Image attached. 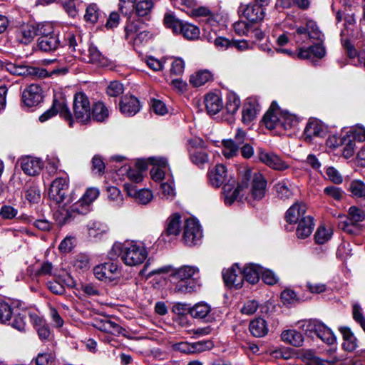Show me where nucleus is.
Returning a JSON list of instances; mask_svg holds the SVG:
<instances>
[{"label":"nucleus","mask_w":365,"mask_h":365,"mask_svg":"<svg viewBox=\"0 0 365 365\" xmlns=\"http://www.w3.org/2000/svg\"><path fill=\"white\" fill-rule=\"evenodd\" d=\"M238 13L251 22H258L264 18V9L256 4H241Z\"/></svg>","instance_id":"obj_14"},{"label":"nucleus","mask_w":365,"mask_h":365,"mask_svg":"<svg viewBox=\"0 0 365 365\" xmlns=\"http://www.w3.org/2000/svg\"><path fill=\"white\" fill-rule=\"evenodd\" d=\"M211 346V343L209 341L205 343L198 341L192 344L187 341H182L172 345V348L174 351H180L187 354L201 352L205 350V349H210Z\"/></svg>","instance_id":"obj_19"},{"label":"nucleus","mask_w":365,"mask_h":365,"mask_svg":"<svg viewBox=\"0 0 365 365\" xmlns=\"http://www.w3.org/2000/svg\"><path fill=\"white\" fill-rule=\"evenodd\" d=\"M294 42L301 45L312 43L309 46L312 57L322 58L325 56V48L322 45L324 34L319 29L317 23L312 20L307 21L305 26L296 27V31L292 34Z\"/></svg>","instance_id":"obj_3"},{"label":"nucleus","mask_w":365,"mask_h":365,"mask_svg":"<svg viewBox=\"0 0 365 365\" xmlns=\"http://www.w3.org/2000/svg\"><path fill=\"white\" fill-rule=\"evenodd\" d=\"M88 234L90 237H97L107 231L106 225L97 221H90L87 225Z\"/></svg>","instance_id":"obj_50"},{"label":"nucleus","mask_w":365,"mask_h":365,"mask_svg":"<svg viewBox=\"0 0 365 365\" xmlns=\"http://www.w3.org/2000/svg\"><path fill=\"white\" fill-rule=\"evenodd\" d=\"M21 168L24 173L30 176L38 175L43 168V163L38 158L31 156H24L20 160Z\"/></svg>","instance_id":"obj_18"},{"label":"nucleus","mask_w":365,"mask_h":365,"mask_svg":"<svg viewBox=\"0 0 365 365\" xmlns=\"http://www.w3.org/2000/svg\"><path fill=\"white\" fill-rule=\"evenodd\" d=\"M261 272H262V267L255 264H249L242 270L243 280L246 279L249 283L255 284L259 281Z\"/></svg>","instance_id":"obj_30"},{"label":"nucleus","mask_w":365,"mask_h":365,"mask_svg":"<svg viewBox=\"0 0 365 365\" xmlns=\"http://www.w3.org/2000/svg\"><path fill=\"white\" fill-rule=\"evenodd\" d=\"M301 327L306 334L310 337L317 336L329 344L335 341V337L331 330L317 319L306 320L303 322Z\"/></svg>","instance_id":"obj_7"},{"label":"nucleus","mask_w":365,"mask_h":365,"mask_svg":"<svg viewBox=\"0 0 365 365\" xmlns=\"http://www.w3.org/2000/svg\"><path fill=\"white\" fill-rule=\"evenodd\" d=\"M333 234L332 229L330 227H326L324 225H321L317 228L315 235L314 240L317 244L323 245L329 241Z\"/></svg>","instance_id":"obj_43"},{"label":"nucleus","mask_w":365,"mask_h":365,"mask_svg":"<svg viewBox=\"0 0 365 365\" xmlns=\"http://www.w3.org/2000/svg\"><path fill=\"white\" fill-rule=\"evenodd\" d=\"M240 103V98L235 93H230L227 97L225 110L230 114H235L237 111Z\"/></svg>","instance_id":"obj_54"},{"label":"nucleus","mask_w":365,"mask_h":365,"mask_svg":"<svg viewBox=\"0 0 365 365\" xmlns=\"http://www.w3.org/2000/svg\"><path fill=\"white\" fill-rule=\"evenodd\" d=\"M54 218L56 222L60 226H62L70 222L71 220L74 219V217L70 208L67 209L64 206H62L60 207L59 209L55 212Z\"/></svg>","instance_id":"obj_47"},{"label":"nucleus","mask_w":365,"mask_h":365,"mask_svg":"<svg viewBox=\"0 0 365 365\" xmlns=\"http://www.w3.org/2000/svg\"><path fill=\"white\" fill-rule=\"evenodd\" d=\"M134 4L135 11L139 16H146L153 7V2L151 0H142Z\"/></svg>","instance_id":"obj_52"},{"label":"nucleus","mask_w":365,"mask_h":365,"mask_svg":"<svg viewBox=\"0 0 365 365\" xmlns=\"http://www.w3.org/2000/svg\"><path fill=\"white\" fill-rule=\"evenodd\" d=\"M348 214L349 218H346L344 216L341 215H339V217L345 218L346 220L351 222L352 224H357L358 222L363 221L365 218L364 212L355 206L349 207Z\"/></svg>","instance_id":"obj_51"},{"label":"nucleus","mask_w":365,"mask_h":365,"mask_svg":"<svg viewBox=\"0 0 365 365\" xmlns=\"http://www.w3.org/2000/svg\"><path fill=\"white\" fill-rule=\"evenodd\" d=\"M210 307L205 303H197L189 309L190 315L196 319H204L210 312Z\"/></svg>","instance_id":"obj_46"},{"label":"nucleus","mask_w":365,"mask_h":365,"mask_svg":"<svg viewBox=\"0 0 365 365\" xmlns=\"http://www.w3.org/2000/svg\"><path fill=\"white\" fill-rule=\"evenodd\" d=\"M297 224L298 225L296 230V235L298 238L305 239L312 234L314 229V222L311 216L303 217Z\"/></svg>","instance_id":"obj_32"},{"label":"nucleus","mask_w":365,"mask_h":365,"mask_svg":"<svg viewBox=\"0 0 365 365\" xmlns=\"http://www.w3.org/2000/svg\"><path fill=\"white\" fill-rule=\"evenodd\" d=\"M93 274L99 280L113 282L120 277V269L117 264L107 262L96 266Z\"/></svg>","instance_id":"obj_9"},{"label":"nucleus","mask_w":365,"mask_h":365,"mask_svg":"<svg viewBox=\"0 0 365 365\" xmlns=\"http://www.w3.org/2000/svg\"><path fill=\"white\" fill-rule=\"evenodd\" d=\"M202 237V233L198 222L195 219H187L184 227V242L189 246L195 245Z\"/></svg>","instance_id":"obj_11"},{"label":"nucleus","mask_w":365,"mask_h":365,"mask_svg":"<svg viewBox=\"0 0 365 365\" xmlns=\"http://www.w3.org/2000/svg\"><path fill=\"white\" fill-rule=\"evenodd\" d=\"M97 327L102 331L115 335L121 334L123 331L118 324L107 319L98 322Z\"/></svg>","instance_id":"obj_45"},{"label":"nucleus","mask_w":365,"mask_h":365,"mask_svg":"<svg viewBox=\"0 0 365 365\" xmlns=\"http://www.w3.org/2000/svg\"><path fill=\"white\" fill-rule=\"evenodd\" d=\"M105 14L101 12L96 4H89L86 9L84 19L86 21L91 24H96L101 20H103Z\"/></svg>","instance_id":"obj_38"},{"label":"nucleus","mask_w":365,"mask_h":365,"mask_svg":"<svg viewBox=\"0 0 365 365\" xmlns=\"http://www.w3.org/2000/svg\"><path fill=\"white\" fill-rule=\"evenodd\" d=\"M124 188L129 196L140 204L147 205L153 198V192L149 189L137 190L135 185L129 183L124 184Z\"/></svg>","instance_id":"obj_17"},{"label":"nucleus","mask_w":365,"mask_h":365,"mask_svg":"<svg viewBox=\"0 0 365 365\" xmlns=\"http://www.w3.org/2000/svg\"><path fill=\"white\" fill-rule=\"evenodd\" d=\"M12 315L11 306L4 300L0 299V322L5 323L9 321Z\"/></svg>","instance_id":"obj_61"},{"label":"nucleus","mask_w":365,"mask_h":365,"mask_svg":"<svg viewBox=\"0 0 365 365\" xmlns=\"http://www.w3.org/2000/svg\"><path fill=\"white\" fill-rule=\"evenodd\" d=\"M222 153L225 158L230 159L236 156L239 153V146L232 139L224 140L222 142Z\"/></svg>","instance_id":"obj_44"},{"label":"nucleus","mask_w":365,"mask_h":365,"mask_svg":"<svg viewBox=\"0 0 365 365\" xmlns=\"http://www.w3.org/2000/svg\"><path fill=\"white\" fill-rule=\"evenodd\" d=\"M59 44L56 35L38 37L37 46L39 50L44 52H50L56 50Z\"/></svg>","instance_id":"obj_34"},{"label":"nucleus","mask_w":365,"mask_h":365,"mask_svg":"<svg viewBox=\"0 0 365 365\" xmlns=\"http://www.w3.org/2000/svg\"><path fill=\"white\" fill-rule=\"evenodd\" d=\"M160 190V196L164 200H172L175 196V191L172 182L162 183Z\"/></svg>","instance_id":"obj_59"},{"label":"nucleus","mask_w":365,"mask_h":365,"mask_svg":"<svg viewBox=\"0 0 365 365\" xmlns=\"http://www.w3.org/2000/svg\"><path fill=\"white\" fill-rule=\"evenodd\" d=\"M23 102L27 107L37 106L43 100V91L38 84L27 86L22 94Z\"/></svg>","instance_id":"obj_13"},{"label":"nucleus","mask_w":365,"mask_h":365,"mask_svg":"<svg viewBox=\"0 0 365 365\" xmlns=\"http://www.w3.org/2000/svg\"><path fill=\"white\" fill-rule=\"evenodd\" d=\"M298 123L296 115L287 111H281L280 128L288 130L294 127Z\"/></svg>","instance_id":"obj_49"},{"label":"nucleus","mask_w":365,"mask_h":365,"mask_svg":"<svg viewBox=\"0 0 365 365\" xmlns=\"http://www.w3.org/2000/svg\"><path fill=\"white\" fill-rule=\"evenodd\" d=\"M259 158L264 164L276 170L283 171L289 167L280 156L272 152L261 150L259 153Z\"/></svg>","instance_id":"obj_15"},{"label":"nucleus","mask_w":365,"mask_h":365,"mask_svg":"<svg viewBox=\"0 0 365 365\" xmlns=\"http://www.w3.org/2000/svg\"><path fill=\"white\" fill-rule=\"evenodd\" d=\"M120 112L126 116H133L140 110V102L134 96H124L119 104Z\"/></svg>","instance_id":"obj_25"},{"label":"nucleus","mask_w":365,"mask_h":365,"mask_svg":"<svg viewBox=\"0 0 365 365\" xmlns=\"http://www.w3.org/2000/svg\"><path fill=\"white\" fill-rule=\"evenodd\" d=\"M307 206L302 202H297L292 205L285 214L286 221L289 224H297L306 215Z\"/></svg>","instance_id":"obj_23"},{"label":"nucleus","mask_w":365,"mask_h":365,"mask_svg":"<svg viewBox=\"0 0 365 365\" xmlns=\"http://www.w3.org/2000/svg\"><path fill=\"white\" fill-rule=\"evenodd\" d=\"M190 159L192 162L197 165H204L208 161V155L202 149H195L190 150Z\"/></svg>","instance_id":"obj_55"},{"label":"nucleus","mask_w":365,"mask_h":365,"mask_svg":"<svg viewBox=\"0 0 365 365\" xmlns=\"http://www.w3.org/2000/svg\"><path fill=\"white\" fill-rule=\"evenodd\" d=\"M111 259L120 256L122 262L129 267L142 264L148 256L144 244L138 241H127L123 244L115 243L109 252Z\"/></svg>","instance_id":"obj_4"},{"label":"nucleus","mask_w":365,"mask_h":365,"mask_svg":"<svg viewBox=\"0 0 365 365\" xmlns=\"http://www.w3.org/2000/svg\"><path fill=\"white\" fill-rule=\"evenodd\" d=\"M79 56L82 61L104 67L108 64V59L101 54L96 46H90L87 51L79 50Z\"/></svg>","instance_id":"obj_12"},{"label":"nucleus","mask_w":365,"mask_h":365,"mask_svg":"<svg viewBox=\"0 0 365 365\" xmlns=\"http://www.w3.org/2000/svg\"><path fill=\"white\" fill-rule=\"evenodd\" d=\"M339 330L343 336L344 341L342 346L344 349L350 352L354 351L357 347V340L350 329L348 327H341Z\"/></svg>","instance_id":"obj_37"},{"label":"nucleus","mask_w":365,"mask_h":365,"mask_svg":"<svg viewBox=\"0 0 365 365\" xmlns=\"http://www.w3.org/2000/svg\"><path fill=\"white\" fill-rule=\"evenodd\" d=\"M179 34H181L187 40H196L200 37V31L196 26L187 22H183Z\"/></svg>","instance_id":"obj_42"},{"label":"nucleus","mask_w":365,"mask_h":365,"mask_svg":"<svg viewBox=\"0 0 365 365\" xmlns=\"http://www.w3.org/2000/svg\"><path fill=\"white\" fill-rule=\"evenodd\" d=\"M259 110V105L255 99L248 98L244 103L242 111V120L245 124L253 121Z\"/></svg>","instance_id":"obj_24"},{"label":"nucleus","mask_w":365,"mask_h":365,"mask_svg":"<svg viewBox=\"0 0 365 365\" xmlns=\"http://www.w3.org/2000/svg\"><path fill=\"white\" fill-rule=\"evenodd\" d=\"M170 1L175 7L187 13L189 12V9H192L197 5L195 0H170Z\"/></svg>","instance_id":"obj_63"},{"label":"nucleus","mask_w":365,"mask_h":365,"mask_svg":"<svg viewBox=\"0 0 365 365\" xmlns=\"http://www.w3.org/2000/svg\"><path fill=\"white\" fill-rule=\"evenodd\" d=\"M299 357L306 364L310 365H334L335 358L331 359H324L317 357L312 350H302L299 354Z\"/></svg>","instance_id":"obj_28"},{"label":"nucleus","mask_w":365,"mask_h":365,"mask_svg":"<svg viewBox=\"0 0 365 365\" xmlns=\"http://www.w3.org/2000/svg\"><path fill=\"white\" fill-rule=\"evenodd\" d=\"M326 133V128L317 119H310L304 129L305 140L307 142H312L314 138H324Z\"/></svg>","instance_id":"obj_16"},{"label":"nucleus","mask_w":365,"mask_h":365,"mask_svg":"<svg viewBox=\"0 0 365 365\" xmlns=\"http://www.w3.org/2000/svg\"><path fill=\"white\" fill-rule=\"evenodd\" d=\"M249 329L251 334L255 337H262L268 333L267 324L262 318L252 320L250 324Z\"/></svg>","instance_id":"obj_36"},{"label":"nucleus","mask_w":365,"mask_h":365,"mask_svg":"<svg viewBox=\"0 0 365 365\" xmlns=\"http://www.w3.org/2000/svg\"><path fill=\"white\" fill-rule=\"evenodd\" d=\"M198 268L192 266H182L178 269H173L168 265L151 270L148 277L172 272L170 277L175 280L174 292L179 294H187L195 292L199 286L194 276L198 273Z\"/></svg>","instance_id":"obj_2"},{"label":"nucleus","mask_w":365,"mask_h":365,"mask_svg":"<svg viewBox=\"0 0 365 365\" xmlns=\"http://www.w3.org/2000/svg\"><path fill=\"white\" fill-rule=\"evenodd\" d=\"M91 106L88 96L83 93H76L73 102V123L75 121L87 125L91 123Z\"/></svg>","instance_id":"obj_6"},{"label":"nucleus","mask_w":365,"mask_h":365,"mask_svg":"<svg viewBox=\"0 0 365 365\" xmlns=\"http://www.w3.org/2000/svg\"><path fill=\"white\" fill-rule=\"evenodd\" d=\"M73 265L77 270L86 271L90 268L89 259L86 255H78L73 261Z\"/></svg>","instance_id":"obj_62"},{"label":"nucleus","mask_w":365,"mask_h":365,"mask_svg":"<svg viewBox=\"0 0 365 365\" xmlns=\"http://www.w3.org/2000/svg\"><path fill=\"white\" fill-rule=\"evenodd\" d=\"M181 216L175 213L171 215L167 221V227L165 233L167 235L177 236L180 231Z\"/></svg>","instance_id":"obj_40"},{"label":"nucleus","mask_w":365,"mask_h":365,"mask_svg":"<svg viewBox=\"0 0 365 365\" xmlns=\"http://www.w3.org/2000/svg\"><path fill=\"white\" fill-rule=\"evenodd\" d=\"M209 179L210 183L218 187L222 185H227L230 180H234L233 178L228 179L227 171L225 166L222 164H217L215 168L210 172L209 175Z\"/></svg>","instance_id":"obj_22"},{"label":"nucleus","mask_w":365,"mask_h":365,"mask_svg":"<svg viewBox=\"0 0 365 365\" xmlns=\"http://www.w3.org/2000/svg\"><path fill=\"white\" fill-rule=\"evenodd\" d=\"M73 215L75 217L77 215H86L91 211V206L88 205V202L81 197L77 202L71 205L70 207Z\"/></svg>","instance_id":"obj_53"},{"label":"nucleus","mask_w":365,"mask_h":365,"mask_svg":"<svg viewBox=\"0 0 365 365\" xmlns=\"http://www.w3.org/2000/svg\"><path fill=\"white\" fill-rule=\"evenodd\" d=\"M223 279L229 287L240 288L243 284L242 270L237 264L223 272Z\"/></svg>","instance_id":"obj_20"},{"label":"nucleus","mask_w":365,"mask_h":365,"mask_svg":"<svg viewBox=\"0 0 365 365\" xmlns=\"http://www.w3.org/2000/svg\"><path fill=\"white\" fill-rule=\"evenodd\" d=\"M68 187L67 177L56 178L49 188L48 195L50 199L58 204L63 202L68 195Z\"/></svg>","instance_id":"obj_10"},{"label":"nucleus","mask_w":365,"mask_h":365,"mask_svg":"<svg viewBox=\"0 0 365 365\" xmlns=\"http://www.w3.org/2000/svg\"><path fill=\"white\" fill-rule=\"evenodd\" d=\"M281 110L274 108L272 103L269 110L264 114L263 121L268 129L280 128Z\"/></svg>","instance_id":"obj_27"},{"label":"nucleus","mask_w":365,"mask_h":365,"mask_svg":"<svg viewBox=\"0 0 365 365\" xmlns=\"http://www.w3.org/2000/svg\"><path fill=\"white\" fill-rule=\"evenodd\" d=\"M252 178L251 193L255 199H262L266 192L267 181L263 175L259 172H252L250 170H245L242 181L235 186V180H230L229 182L223 187V197L226 205H232L237 197L248 187V182Z\"/></svg>","instance_id":"obj_1"},{"label":"nucleus","mask_w":365,"mask_h":365,"mask_svg":"<svg viewBox=\"0 0 365 365\" xmlns=\"http://www.w3.org/2000/svg\"><path fill=\"white\" fill-rule=\"evenodd\" d=\"M163 22L166 28L171 29L175 34H179L184 21L178 19L173 13L167 12L164 16Z\"/></svg>","instance_id":"obj_39"},{"label":"nucleus","mask_w":365,"mask_h":365,"mask_svg":"<svg viewBox=\"0 0 365 365\" xmlns=\"http://www.w3.org/2000/svg\"><path fill=\"white\" fill-rule=\"evenodd\" d=\"M36 32L34 24H24L16 31V40L20 43L27 45L30 43L36 36Z\"/></svg>","instance_id":"obj_21"},{"label":"nucleus","mask_w":365,"mask_h":365,"mask_svg":"<svg viewBox=\"0 0 365 365\" xmlns=\"http://www.w3.org/2000/svg\"><path fill=\"white\" fill-rule=\"evenodd\" d=\"M212 76L207 70L199 71L190 77V83L194 87H199L211 80Z\"/></svg>","instance_id":"obj_41"},{"label":"nucleus","mask_w":365,"mask_h":365,"mask_svg":"<svg viewBox=\"0 0 365 365\" xmlns=\"http://www.w3.org/2000/svg\"><path fill=\"white\" fill-rule=\"evenodd\" d=\"M277 52L285 53L290 56H297L300 59H309L312 58V52L309 46L307 48L299 47L297 53H292L291 51L287 49L277 48Z\"/></svg>","instance_id":"obj_58"},{"label":"nucleus","mask_w":365,"mask_h":365,"mask_svg":"<svg viewBox=\"0 0 365 365\" xmlns=\"http://www.w3.org/2000/svg\"><path fill=\"white\" fill-rule=\"evenodd\" d=\"M349 190L356 197H365V184L361 180H354L350 183Z\"/></svg>","instance_id":"obj_60"},{"label":"nucleus","mask_w":365,"mask_h":365,"mask_svg":"<svg viewBox=\"0 0 365 365\" xmlns=\"http://www.w3.org/2000/svg\"><path fill=\"white\" fill-rule=\"evenodd\" d=\"M109 114L108 108L103 102H96L91 107V122H103L108 118Z\"/></svg>","instance_id":"obj_31"},{"label":"nucleus","mask_w":365,"mask_h":365,"mask_svg":"<svg viewBox=\"0 0 365 365\" xmlns=\"http://www.w3.org/2000/svg\"><path fill=\"white\" fill-rule=\"evenodd\" d=\"M56 114L67 121L70 127L73 125V119L68 108L67 99L61 93L54 95L52 106L39 116V120L41 123L46 122Z\"/></svg>","instance_id":"obj_5"},{"label":"nucleus","mask_w":365,"mask_h":365,"mask_svg":"<svg viewBox=\"0 0 365 365\" xmlns=\"http://www.w3.org/2000/svg\"><path fill=\"white\" fill-rule=\"evenodd\" d=\"M344 21V29L341 31V43L348 56L350 58H354L356 56V50L349 39L350 37L354 36L356 23L354 15L346 14Z\"/></svg>","instance_id":"obj_8"},{"label":"nucleus","mask_w":365,"mask_h":365,"mask_svg":"<svg viewBox=\"0 0 365 365\" xmlns=\"http://www.w3.org/2000/svg\"><path fill=\"white\" fill-rule=\"evenodd\" d=\"M282 340L294 346H301L304 342L302 334L295 329H287L281 334Z\"/></svg>","instance_id":"obj_33"},{"label":"nucleus","mask_w":365,"mask_h":365,"mask_svg":"<svg viewBox=\"0 0 365 365\" xmlns=\"http://www.w3.org/2000/svg\"><path fill=\"white\" fill-rule=\"evenodd\" d=\"M4 66L5 69L13 75L28 76L38 73L36 68L28 66L24 63L6 62Z\"/></svg>","instance_id":"obj_26"},{"label":"nucleus","mask_w":365,"mask_h":365,"mask_svg":"<svg viewBox=\"0 0 365 365\" xmlns=\"http://www.w3.org/2000/svg\"><path fill=\"white\" fill-rule=\"evenodd\" d=\"M274 187L277 195L282 199H288L292 196V185L288 180L278 182Z\"/></svg>","instance_id":"obj_48"},{"label":"nucleus","mask_w":365,"mask_h":365,"mask_svg":"<svg viewBox=\"0 0 365 365\" xmlns=\"http://www.w3.org/2000/svg\"><path fill=\"white\" fill-rule=\"evenodd\" d=\"M341 143L343 146L341 150L343 155L346 158L351 157L354 153L355 143L349 136H344L341 139Z\"/></svg>","instance_id":"obj_56"},{"label":"nucleus","mask_w":365,"mask_h":365,"mask_svg":"<svg viewBox=\"0 0 365 365\" xmlns=\"http://www.w3.org/2000/svg\"><path fill=\"white\" fill-rule=\"evenodd\" d=\"M150 160L153 164V167L150 170V175L153 180L155 181L163 180L168 165L167 160L163 158H151Z\"/></svg>","instance_id":"obj_29"},{"label":"nucleus","mask_w":365,"mask_h":365,"mask_svg":"<svg viewBox=\"0 0 365 365\" xmlns=\"http://www.w3.org/2000/svg\"><path fill=\"white\" fill-rule=\"evenodd\" d=\"M98 195L99 190L98 188L89 187L86 190L81 198L84 200V202H88L89 206H91V204L94 200L97 199Z\"/></svg>","instance_id":"obj_64"},{"label":"nucleus","mask_w":365,"mask_h":365,"mask_svg":"<svg viewBox=\"0 0 365 365\" xmlns=\"http://www.w3.org/2000/svg\"><path fill=\"white\" fill-rule=\"evenodd\" d=\"M205 107L210 115H215L222 108V102L220 96L217 94L209 93L205 96Z\"/></svg>","instance_id":"obj_35"},{"label":"nucleus","mask_w":365,"mask_h":365,"mask_svg":"<svg viewBox=\"0 0 365 365\" xmlns=\"http://www.w3.org/2000/svg\"><path fill=\"white\" fill-rule=\"evenodd\" d=\"M34 28L36 31V36H38V37L55 35L53 25L51 23L34 24Z\"/></svg>","instance_id":"obj_57"}]
</instances>
